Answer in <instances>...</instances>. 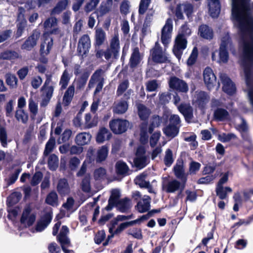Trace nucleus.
<instances>
[{"instance_id": "1", "label": "nucleus", "mask_w": 253, "mask_h": 253, "mask_svg": "<svg viewBox=\"0 0 253 253\" xmlns=\"http://www.w3.org/2000/svg\"><path fill=\"white\" fill-rule=\"evenodd\" d=\"M230 45V39L228 33L225 34L221 38V42L220 46L219 57L215 56V52L212 54V59L219 63H226L228 59V54L226 48Z\"/></svg>"}, {"instance_id": "2", "label": "nucleus", "mask_w": 253, "mask_h": 253, "mask_svg": "<svg viewBox=\"0 0 253 253\" xmlns=\"http://www.w3.org/2000/svg\"><path fill=\"white\" fill-rule=\"evenodd\" d=\"M184 182L181 183L176 179H164L162 183V188L167 193H174L176 191H182L184 188Z\"/></svg>"}, {"instance_id": "3", "label": "nucleus", "mask_w": 253, "mask_h": 253, "mask_svg": "<svg viewBox=\"0 0 253 253\" xmlns=\"http://www.w3.org/2000/svg\"><path fill=\"white\" fill-rule=\"evenodd\" d=\"M111 130L116 134H121L125 132L129 126V123L126 120L115 119L109 123Z\"/></svg>"}, {"instance_id": "4", "label": "nucleus", "mask_w": 253, "mask_h": 253, "mask_svg": "<svg viewBox=\"0 0 253 253\" xmlns=\"http://www.w3.org/2000/svg\"><path fill=\"white\" fill-rule=\"evenodd\" d=\"M103 71L102 69L97 70L92 75L88 84L89 87H92L95 82H98L94 91V94L99 92L102 89L104 84V78L102 76Z\"/></svg>"}, {"instance_id": "5", "label": "nucleus", "mask_w": 253, "mask_h": 253, "mask_svg": "<svg viewBox=\"0 0 253 253\" xmlns=\"http://www.w3.org/2000/svg\"><path fill=\"white\" fill-rule=\"evenodd\" d=\"M187 43V41L185 37L177 36L175 39L172 51L178 60L181 58L183 50L186 48Z\"/></svg>"}, {"instance_id": "6", "label": "nucleus", "mask_w": 253, "mask_h": 253, "mask_svg": "<svg viewBox=\"0 0 253 253\" xmlns=\"http://www.w3.org/2000/svg\"><path fill=\"white\" fill-rule=\"evenodd\" d=\"M36 220V215L32 211L29 206L26 207L23 210L20 219L21 224L25 227H29L33 225Z\"/></svg>"}, {"instance_id": "7", "label": "nucleus", "mask_w": 253, "mask_h": 253, "mask_svg": "<svg viewBox=\"0 0 253 253\" xmlns=\"http://www.w3.org/2000/svg\"><path fill=\"white\" fill-rule=\"evenodd\" d=\"M49 83V80H46L41 89L42 91V100L40 104L41 107L47 106L52 96L53 87L52 86H47Z\"/></svg>"}, {"instance_id": "8", "label": "nucleus", "mask_w": 253, "mask_h": 253, "mask_svg": "<svg viewBox=\"0 0 253 253\" xmlns=\"http://www.w3.org/2000/svg\"><path fill=\"white\" fill-rule=\"evenodd\" d=\"M169 84L170 88L180 92H186L188 90L187 84L184 81L176 77H171L169 78Z\"/></svg>"}, {"instance_id": "9", "label": "nucleus", "mask_w": 253, "mask_h": 253, "mask_svg": "<svg viewBox=\"0 0 253 253\" xmlns=\"http://www.w3.org/2000/svg\"><path fill=\"white\" fill-rule=\"evenodd\" d=\"M172 20L170 18L167 19L162 30L161 40L163 43L166 45L169 42L172 31Z\"/></svg>"}, {"instance_id": "10", "label": "nucleus", "mask_w": 253, "mask_h": 253, "mask_svg": "<svg viewBox=\"0 0 253 253\" xmlns=\"http://www.w3.org/2000/svg\"><path fill=\"white\" fill-rule=\"evenodd\" d=\"M52 45L53 40L51 38H46L44 42L42 43L40 51L42 57H41L40 59V61L41 63L45 65L47 63V58L44 56L49 54L52 47Z\"/></svg>"}, {"instance_id": "11", "label": "nucleus", "mask_w": 253, "mask_h": 253, "mask_svg": "<svg viewBox=\"0 0 253 253\" xmlns=\"http://www.w3.org/2000/svg\"><path fill=\"white\" fill-rule=\"evenodd\" d=\"M90 47V40L87 35H83L79 40L78 45V54L83 56L87 54Z\"/></svg>"}, {"instance_id": "12", "label": "nucleus", "mask_w": 253, "mask_h": 253, "mask_svg": "<svg viewBox=\"0 0 253 253\" xmlns=\"http://www.w3.org/2000/svg\"><path fill=\"white\" fill-rule=\"evenodd\" d=\"M152 56L153 60L158 63H165L168 61V58L165 51H163L158 42H156L153 49Z\"/></svg>"}, {"instance_id": "13", "label": "nucleus", "mask_w": 253, "mask_h": 253, "mask_svg": "<svg viewBox=\"0 0 253 253\" xmlns=\"http://www.w3.org/2000/svg\"><path fill=\"white\" fill-rule=\"evenodd\" d=\"M40 36V32L37 30L34 31L32 35L29 37L22 45L21 48L26 50H31L36 45Z\"/></svg>"}, {"instance_id": "14", "label": "nucleus", "mask_w": 253, "mask_h": 253, "mask_svg": "<svg viewBox=\"0 0 253 253\" xmlns=\"http://www.w3.org/2000/svg\"><path fill=\"white\" fill-rule=\"evenodd\" d=\"M134 163L135 166L139 169L144 168L147 165V159L145 156V149L143 146H139L137 148Z\"/></svg>"}, {"instance_id": "15", "label": "nucleus", "mask_w": 253, "mask_h": 253, "mask_svg": "<svg viewBox=\"0 0 253 253\" xmlns=\"http://www.w3.org/2000/svg\"><path fill=\"white\" fill-rule=\"evenodd\" d=\"M220 79L223 84V90L228 94H232L235 91V86L231 80L225 74L221 73Z\"/></svg>"}, {"instance_id": "16", "label": "nucleus", "mask_w": 253, "mask_h": 253, "mask_svg": "<svg viewBox=\"0 0 253 253\" xmlns=\"http://www.w3.org/2000/svg\"><path fill=\"white\" fill-rule=\"evenodd\" d=\"M204 80L209 89L211 88L216 84V79L212 70L207 67L203 72Z\"/></svg>"}, {"instance_id": "17", "label": "nucleus", "mask_w": 253, "mask_h": 253, "mask_svg": "<svg viewBox=\"0 0 253 253\" xmlns=\"http://www.w3.org/2000/svg\"><path fill=\"white\" fill-rule=\"evenodd\" d=\"M151 198L148 195H144L135 206L136 210L140 213L147 211L150 209Z\"/></svg>"}, {"instance_id": "18", "label": "nucleus", "mask_w": 253, "mask_h": 253, "mask_svg": "<svg viewBox=\"0 0 253 253\" xmlns=\"http://www.w3.org/2000/svg\"><path fill=\"white\" fill-rule=\"evenodd\" d=\"M209 97L204 91L196 92L193 99V102L199 107H203L209 101Z\"/></svg>"}, {"instance_id": "19", "label": "nucleus", "mask_w": 253, "mask_h": 253, "mask_svg": "<svg viewBox=\"0 0 253 253\" xmlns=\"http://www.w3.org/2000/svg\"><path fill=\"white\" fill-rule=\"evenodd\" d=\"M178 109L183 114L186 121L190 122L193 118V108L190 104L182 103L178 106Z\"/></svg>"}, {"instance_id": "20", "label": "nucleus", "mask_w": 253, "mask_h": 253, "mask_svg": "<svg viewBox=\"0 0 253 253\" xmlns=\"http://www.w3.org/2000/svg\"><path fill=\"white\" fill-rule=\"evenodd\" d=\"M57 19L54 17H50L47 19L44 23V28L45 31L50 34H58L59 29L57 27Z\"/></svg>"}, {"instance_id": "21", "label": "nucleus", "mask_w": 253, "mask_h": 253, "mask_svg": "<svg viewBox=\"0 0 253 253\" xmlns=\"http://www.w3.org/2000/svg\"><path fill=\"white\" fill-rule=\"evenodd\" d=\"M209 13L213 17H217L220 11V5L218 0H208Z\"/></svg>"}, {"instance_id": "22", "label": "nucleus", "mask_w": 253, "mask_h": 253, "mask_svg": "<svg viewBox=\"0 0 253 253\" xmlns=\"http://www.w3.org/2000/svg\"><path fill=\"white\" fill-rule=\"evenodd\" d=\"M174 174L176 177L180 179L182 182L185 183L187 180L186 175L184 173L183 163L182 161H177L173 168Z\"/></svg>"}, {"instance_id": "23", "label": "nucleus", "mask_w": 253, "mask_h": 253, "mask_svg": "<svg viewBox=\"0 0 253 253\" xmlns=\"http://www.w3.org/2000/svg\"><path fill=\"white\" fill-rule=\"evenodd\" d=\"M213 118L216 121H225L229 119V114L226 110L217 108L214 111Z\"/></svg>"}, {"instance_id": "24", "label": "nucleus", "mask_w": 253, "mask_h": 253, "mask_svg": "<svg viewBox=\"0 0 253 253\" xmlns=\"http://www.w3.org/2000/svg\"><path fill=\"white\" fill-rule=\"evenodd\" d=\"M128 109V103L125 100H120L114 103L113 111L117 114L125 113Z\"/></svg>"}, {"instance_id": "25", "label": "nucleus", "mask_w": 253, "mask_h": 253, "mask_svg": "<svg viewBox=\"0 0 253 253\" xmlns=\"http://www.w3.org/2000/svg\"><path fill=\"white\" fill-rule=\"evenodd\" d=\"M51 220V216L49 213L46 214L37 223L35 230L37 232L43 231L50 223Z\"/></svg>"}, {"instance_id": "26", "label": "nucleus", "mask_w": 253, "mask_h": 253, "mask_svg": "<svg viewBox=\"0 0 253 253\" xmlns=\"http://www.w3.org/2000/svg\"><path fill=\"white\" fill-rule=\"evenodd\" d=\"M142 56L140 54L138 47L133 49L132 53L129 60L130 66L131 67H135L141 62Z\"/></svg>"}, {"instance_id": "27", "label": "nucleus", "mask_w": 253, "mask_h": 253, "mask_svg": "<svg viewBox=\"0 0 253 253\" xmlns=\"http://www.w3.org/2000/svg\"><path fill=\"white\" fill-rule=\"evenodd\" d=\"M111 136V133L109 130L105 128H101L96 136V141L98 143H103L105 140H109Z\"/></svg>"}, {"instance_id": "28", "label": "nucleus", "mask_w": 253, "mask_h": 253, "mask_svg": "<svg viewBox=\"0 0 253 253\" xmlns=\"http://www.w3.org/2000/svg\"><path fill=\"white\" fill-rule=\"evenodd\" d=\"M199 33L202 38L207 40L212 39L213 36L212 30L206 25L199 27Z\"/></svg>"}, {"instance_id": "29", "label": "nucleus", "mask_w": 253, "mask_h": 253, "mask_svg": "<svg viewBox=\"0 0 253 253\" xmlns=\"http://www.w3.org/2000/svg\"><path fill=\"white\" fill-rule=\"evenodd\" d=\"M69 233V229L66 226H63L60 231L59 234L57 236V240L60 243L70 244V240L67 237Z\"/></svg>"}, {"instance_id": "30", "label": "nucleus", "mask_w": 253, "mask_h": 253, "mask_svg": "<svg viewBox=\"0 0 253 253\" xmlns=\"http://www.w3.org/2000/svg\"><path fill=\"white\" fill-rule=\"evenodd\" d=\"M91 135L86 132L78 134L75 138L76 143L78 145H84L87 144L90 140Z\"/></svg>"}, {"instance_id": "31", "label": "nucleus", "mask_w": 253, "mask_h": 253, "mask_svg": "<svg viewBox=\"0 0 253 253\" xmlns=\"http://www.w3.org/2000/svg\"><path fill=\"white\" fill-rule=\"evenodd\" d=\"M95 40V44L98 46H100L105 42L106 40V33L102 28H96Z\"/></svg>"}, {"instance_id": "32", "label": "nucleus", "mask_w": 253, "mask_h": 253, "mask_svg": "<svg viewBox=\"0 0 253 253\" xmlns=\"http://www.w3.org/2000/svg\"><path fill=\"white\" fill-rule=\"evenodd\" d=\"M108 148L106 146L99 148L97 151L96 161L100 163L105 161L108 156Z\"/></svg>"}, {"instance_id": "33", "label": "nucleus", "mask_w": 253, "mask_h": 253, "mask_svg": "<svg viewBox=\"0 0 253 253\" xmlns=\"http://www.w3.org/2000/svg\"><path fill=\"white\" fill-rule=\"evenodd\" d=\"M120 195V193L119 190L113 189L112 190L111 195L109 200V204L108 206H107L108 210H111L112 208V207L116 205V204L117 203L118 201L120 200L119 199Z\"/></svg>"}, {"instance_id": "34", "label": "nucleus", "mask_w": 253, "mask_h": 253, "mask_svg": "<svg viewBox=\"0 0 253 253\" xmlns=\"http://www.w3.org/2000/svg\"><path fill=\"white\" fill-rule=\"evenodd\" d=\"M58 192L61 195H65L69 193V186L66 179H61L57 186Z\"/></svg>"}, {"instance_id": "35", "label": "nucleus", "mask_w": 253, "mask_h": 253, "mask_svg": "<svg viewBox=\"0 0 253 253\" xmlns=\"http://www.w3.org/2000/svg\"><path fill=\"white\" fill-rule=\"evenodd\" d=\"M121 211L125 212L131 206L130 200L128 198H125L118 201L116 205Z\"/></svg>"}, {"instance_id": "36", "label": "nucleus", "mask_w": 253, "mask_h": 253, "mask_svg": "<svg viewBox=\"0 0 253 253\" xmlns=\"http://www.w3.org/2000/svg\"><path fill=\"white\" fill-rule=\"evenodd\" d=\"M74 86L71 85L65 92L63 97V103L65 105H68L71 102L74 96Z\"/></svg>"}, {"instance_id": "37", "label": "nucleus", "mask_w": 253, "mask_h": 253, "mask_svg": "<svg viewBox=\"0 0 253 253\" xmlns=\"http://www.w3.org/2000/svg\"><path fill=\"white\" fill-rule=\"evenodd\" d=\"M137 109L138 115L141 120H145L148 118L150 111L144 105L141 104H138Z\"/></svg>"}, {"instance_id": "38", "label": "nucleus", "mask_w": 253, "mask_h": 253, "mask_svg": "<svg viewBox=\"0 0 253 253\" xmlns=\"http://www.w3.org/2000/svg\"><path fill=\"white\" fill-rule=\"evenodd\" d=\"M232 189L229 187L216 186V195L220 199H225L227 197V193H231Z\"/></svg>"}, {"instance_id": "39", "label": "nucleus", "mask_w": 253, "mask_h": 253, "mask_svg": "<svg viewBox=\"0 0 253 253\" xmlns=\"http://www.w3.org/2000/svg\"><path fill=\"white\" fill-rule=\"evenodd\" d=\"M69 0H61L59 1L52 11L53 14H59L67 7Z\"/></svg>"}, {"instance_id": "40", "label": "nucleus", "mask_w": 253, "mask_h": 253, "mask_svg": "<svg viewBox=\"0 0 253 253\" xmlns=\"http://www.w3.org/2000/svg\"><path fill=\"white\" fill-rule=\"evenodd\" d=\"M71 76L68 70H65L61 77L59 82V84L61 85V88L64 89L66 88L70 81Z\"/></svg>"}, {"instance_id": "41", "label": "nucleus", "mask_w": 253, "mask_h": 253, "mask_svg": "<svg viewBox=\"0 0 253 253\" xmlns=\"http://www.w3.org/2000/svg\"><path fill=\"white\" fill-rule=\"evenodd\" d=\"M116 171L118 174L126 175L128 171V167L126 164L123 161H118L116 164Z\"/></svg>"}, {"instance_id": "42", "label": "nucleus", "mask_w": 253, "mask_h": 253, "mask_svg": "<svg viewBox=\"0 0 253 253\" xmlns=\"http://www.w3.org/2000/svg\"><path fill=\"white\" fill-rule=\"evenodd\" d=\"M109 47L113 49V50H114V51H117L119 52L120 46L118 34H115L110 40Z\"/></svg>"}, {"instance_id": "43", "label": "nucleus", "mask_w": 253, "mask_h": 253, "mask_svg": "<svg viewBox=\"0 0 253 253\" xmlns=\"http://www.w3.org/2000/svg\"><path fill=\"white\" fill-rule=\"evenodd\" d=\"M164 132L167 136L174 137L178 132V128L177 126L169 125L164 128Z\"/></svg>"}, {"instance_id": "44", "label": "nucleus", "mask_w": 253, "mask_h": 253, "mask_svg": "<svg viewBox=\"0 0 253 253\" xmlns=\"http://www.w3.org/2000/svg\"><path fill=\"white\" fill-rule=\"evenodd\" d=\"M15 118L23 124H26L28 120V115L23 109L17 110L15 113Z\"/></svg>"}, {"instance_id": "45", "label": "nucleus", "mask_w": 253, "mask_h": 253, "mask_svg": "<svg viewBox=\"0 0 253 253\" xmlns=\"http://www.w3.org/2000/svg\"><path fill=\"white\" fill-rule=\"evenodd\" d=\"M147 176V173L143 172L141 174L138 175L135 179V183L136 184L138 185L141 188H144L148 186L149 181L145 180Z\"/></svg>"}, {"instance_id": "46", "label": "nucleus", "mask_w": 253, "mask_h": 253, "mask_svg": "<svg viewBox=\"0 0 253 253\" xmlns=\"http://www.w3.org/2000/svg\"><path fill=\"white\" fill-rule=\"evenodd\" d=\"M29 110L32 115L35 116L38 112V103L34 100L33 97H31L28 100Z\"/></svg>"}, {"instance_id": "47", "label": "nucleus", "mask_w": 253, "mask_h": 253, "mask_svg": "<svg viewBox=\"0 0 253 253\" xmlns=\"http://www.w3.org/2000/svg\"><path fill=\"white\" fill-rule=\"evenodd\" d=\"M0 142L3 147L7 146V133L6 128L2 126H0Z\"/></svg>"}, {"instance_id": "48", "label": "nucleus", "mask_w": 253, "mask_h": 253, "mask_svg": "<svg viewBox=\"0 0 253 253\" xmlns=\"http://www.w3.org/2000/svg\"><path fill=\"white\" fill-rule=\"evenodd\" d=\"M0 57L3 59L13 60L19 57V54L13 51H6L1 54Z\"/></svg>"}, {"instance_id": "49", "label": "nucleus", "mask_w": 253, "mask_h": 253, "mask_svg": "<svg viewBox=\"0 0 253 253\" xmlns=\"http://www.w3.org/2000/svg\"><path fill=\"white\" fill-rule=\"evenodd\" d=\"M48 164L50 169L55 170L58 166L57 156L55 154L51 155L48 158Z\"/></svg>"}, {"instance_id": "50", "label": "nucleus", "mask_w": 253, "mask_h": 253, "mask_svg": "<svg viewBox=\"0 0 253 253\" xmlns=\"http://www.w3.org/2000/svg\"><path fill=\"white\" fill-rule=\"evenodd\" d=\"M57 202L58 197L56 192H51L47 196L46 199L47 204L54 206L57 205Z\"/></svg>"}, {"instance_id": "51", "label": "nucleus", "mask_w": 253, "mask_h": 253, "mask_svg": "<svg viewBox=\"0 0 253 253\" xmlns=\"http://www.w3.org/2000/svg\"><path fill=\"white\" fill-rule=\"evenodd\" d=\"M55 145V140L53 137H50L45 145L44 151V155H48L53 150Z\"/></svg>"}, {"instance_id": "52", "label": "nucleus", "mask_w": 253, "mask_h": 253, "mask_svg": "<svg viewBox=\"0 0 253 253\" xmlns=\"http://www.w3.org/2000/svg\"><path fill=\"white\" fill-rule=\"evenodd\" d=\"M174 158L172 151L168 149L165 152V156L164 158V162L166 166L169 167L173 162Z\"/></svg>"}, {"instance_id": "53", "label": "nucleus", "mask_w": 253, "mask_h": 253, "mask_svg": "<svg viewBox=\"0 0 253 253\" xmlns=\"http://www.w3.org/2000/svg\"><path fill=\"white\" fill-rule=\"evenodd\" d=\"M160 83L156 80L148 81L146 84V90L148 91H154L159 87Z\"/></svg>"}, {"instance_id": "54", "label": "nucleus", "mask_w": 253, "mask_h": 253, "mask_svg": "<svg viewBox=\"0 0 253 253\" xmlns=\"http://www.w3.org/2000/svg\"><path fill=\"white\" fill-rule=\"evenodd\" d=\"M113 5L112 0H107L102 2L100 7V11L102 14H106L112 8Z\"/></svg>"}, {"instance_id": "55", "label": "nucleus", "mask_w": 253, "mask_h": 253, "mask_svg": "<svg viewBox=\"0 0 253 253\" xmlns=\"http://www.w3.org/2000/svg\"><path fill=\"white\" fill-rule=\"evenodd\" d=\"M82 190L85 192L88 193L90 191V176L86 175L83 179L81 184Z\"/></svg>"}, {"instance_id": "56", "label": "nucleus", "mask_w": 253, "mask_h": 253, "mask_svg": "<svg viewBox=\"0 0 253 253\" xmlns=\"http://www.w3.org/2000/svg\"><path fill=\"white\" fill-rule=\"evenodd\" d=\"M129 82L127 80H125L120 83L117 88V95L118 96L122 95L127 90Z\"/></svg>"}, {"instance_id": "57", "label": "nucleus", "mask_w": 253, "mask_h": 253, "mask_svg": "<svg viewBox=\"0 0 253 253\" xmlns=\"http://www.w3.org/2000/svg\"><path fill=\"white\" fill-rule=\"evenodd\" d=\"M106 170L102 168L96 169L94 172V177L96 180H100L105 178Z\"/></svg>"}, {"instance_id": "58", "label": "nucleus", "mask_w": 253, "mask_h": 253, "mask_svg": "<svg viewBox=\"0 0 253 253\" xmlns=\"http://www.w3.org/2000/svg\"><path fill=\"white\" fill-rule=\"evenodd\" d=\"M21 194L18 192L11 194L8 198L7 202L9 205H14L18 202L21 198Z\"/></svg>"}, {"instance_id": "59", "label": "nucleus", "mask_w": 253, "mask_h": 253, "mask_svg": "<svg viewBox=\"0 0 253 253\" xmlns=\"http://www.w3.org/2000/svg\"><path fill=\"white\" fill-rule=\"evenodd\" d=\"M6 81L8 85L14 87L17 85L18 80L15 76L11 74H6Z\"/></svg>"}, {"instance_id": "60", "label": "nucleus", "mask_w": 253, "mask_h": 253, "mask_svg": "<svg viewBox=\"0 0 253 253\" xmlns=\"http://www.w3.org/2000/svg\"><path fill=\"white\" fill-rule=\"evenodd\" d=\"M236 138V136L233 133H222L218 135L219 140L223 142H228L231 139Z\"/></svg>"}, {"instance_id": "61", "label": "nucleus", "mask_w": 253, "mask_h": 253, "mask_svg": "<svg viewBox=\"0 0 253 253\" xmlns=\"http://www.w3.org/2000/svg\"><path fill=\"white\" fill-rule=\"evenodd\" d=\"M191 29L188 27L187 24L182 25L179 31L178 36L181 37H185L189 36L191 34Z\"/></svg>"}, {"instance_id": "62", "label": "nucleus", "mask_w": 253, "mask_h": 253, "mask_svg": "<svg viewBox=\"0 0 253 253\" xmlns=\"http://www.w3.org/2000/svg\"><path fill=\"white\" fill-rule=\"evenodd\" d=\"M99 1L100 0H90L85 6V11L89 12L94 10L98 5Z\"/></svg>"}, {"instance_id": "63", "label": "nucleus", "mask_w": 253, "mask_h": 253, "mask_svg": "<svg viewBox=\"0 0 253 253\" xmlns=\"http://www.w3.org/2000/svg\"><path fill=\"white\" fill-rule=\"evenodd\" d=\"M21 171V169L18 168L15 170L14 172L11 174L7 179V184L10 185L14 183L17 179L19 173Z\"/></svg>"}, {"instance_id": "64", "label": "nucleus", "mask_w": 253, "mask_h": 253, "mask_svg": "<svg viewBox=\"0 0 253 253\" xmlns=\"http://www.w3.org/2000/svg\"><path fill=\"white\" fill-rule=\"evenodd\" d=\"M119 52L114 51L111 48L108 47L105 51V58L108 60L111 58H116L119 55Z\"/></svg>"}]
</instances>
